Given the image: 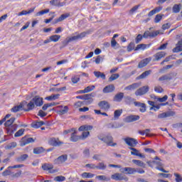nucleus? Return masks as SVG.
I'll use <instances>...</instances> for the list:
<instances>
[{"label": "nucleus", "instance_id": "f257e3e1", "mask_svg": "<svg viewBox=\"0 0 182 182\" xmlns=\"http://www.w3.org/2000/svg\"><path fill=\"white\" fill-rule=\"evenodd\" d=\"M99 140H101V141H103L107 146H110L111 147H114V146H117V143H113V136L111 135H107L105 136H103L102 135L98 136Z\"/></svg>", "mask_w": 182, "mask_h": 182}, {"label": "nucleus", "instance_id": "f03ea898", "mask_svg": "<svg viewBox=\"0 0 182 182\" xmlns=\"http://www.w3.org/2000/svg\"><path fill=\"white\" fill-rule=\"evenodd\" d=\"M21 105L24 112H31V110H33L35 109V104H33V101L32 100L28 103L26 101H23L21 102Z\"/></svg>", "mask_w": 182, "mask_h": 182}, {"label": "nucleus", "instance_id": "7ed1b4c3", "mask_svg": "<svg viewBox=\"0 0 182 182\" xmlns=\"http://www.w3.org/2000/svg\"><path fill=\"white\" fill-rule=\"evenodd\" d=\"M111 178L112 180H115L116 181H122L124 180V181H129V178L127 176L123 175V173H116L111 176Z\"/></svg>", "mask_w": 182, "mask_h": 182}, {"label": "nucleus", "instance_id": "20e7f679", "mask_svg": "<svg viewBox=\"0 0 182 182\" xmlns=\"http://www.w3.org/2000/svg\"><path fill=\"white\" fill-rule=\"evenodd\" d=\"M119 171L120 173H122L124 174L132 175V174H135V173H137V169L132 167H125V168H121L119 169Z\"/></svg>", "mask_w": 182, "mask_h": 182}, {"label": "nucleus", "instance_id": "39448f33", "mask_svg": "<svg viewBox=\"0 0 182 182\" xmlns=\"http://www.w3.org/2000/svg\"><path fill=\"white\" fill-rule=\"evenodd\" d=\"M86 35H89V32L84 31L77 36L68 37V39L70 40V42H73L75 41H79V39H83V38H85Z\"/></svg>", "mask_w": 182, "mask_h": 182}, {"label": "nucleus", "instance_id": "423d86ee", "mask_svg": "<svg viewBox=\"0 0 182 182\" xmlns=\"http://www.w3.org/2000/svg\"><path fill=\"white\" fill-rule=\"evenodd\" d=\"M124 140L127 146H129L132 148L136 147V146H137V144H139V141H137V140L134 138L127 137L125 138Z\"/></svg>", "mask_w": 182, "mask_h": 182}, {"label": "nucleus", "instance_id": "0eeeda50", "mask_svg": "<svg viewBox=\"0 0 182 182\" xmlns=\"http://www.w3.org/2000/svg\"><path fill=\"white\" fill-rule=\"evenodd\" d=\"M149 89L150 87H149V85H145L136 90L135 92V95L136 96H143V95H146V93L149 92Z\"/></svg>", "mask_w": 182, "mask_h": 182}, {"label": "nucleus", "instance_id": "6e6552de", "mask_svg": "<svg viewBox=\"0 0 182 182\" xmlns=\"http://www.w3.org/2000/svg\"><path fill=\"white\" fill-rule=\"evenodd\" d=\"M48 144L50 146H53V147H59V146H62L63 142L59 141V139L56 138H50L48 141Z\"/></svg>", "mask_w": 182, "mask_h": 182}, {"label": "nucleus", "instance_id": "1a4fd4ad", "mask_svg": "<svg viewBox=\"0 0 182 182\" xmlns=\"http://www.w3.org/2000/svg\"><path fill=\"white\" fill-rule=\"evenodd\" d=\"M65 161H68V154H63L58 156L53 161L54 164H63Z\"/></svg>", "mask_w": 182, "mask_h": 182}, {"label": "nucleus", "instance_id": "9d476101", "mask_svg": "<svg viewBox=\"0 0 182 182\" xmlns=\"http://www.w3.org/2000/svg\"><path fill=\"white\" fill-rule=\"evenodd\" d=\"M33 142H35V139H33V138L32 137L28 138L26 136H24L20 141V146L21 147H23V146H26V144H29V143H33Z\"/></svg>", "mask_w": 182, "mask_h": 182}, {"label": "nucleus", "instance_id": "9b49d317", "mask_svg": "<svg viewBox=\"0 0 182 182\" xmlns=\"http://www.w3.org/2000/svg\"><path fill=\"white\" fill-rule=\"evenodd\" d=\"M140 119V116L139 115H129L124 118L125 123H133V122H137Z\"/></svg>", "mask_w": 182, "mask_h": 182}, {"label": "nucleus", "instance_id": "f8f14e48", "mask_svg": "<svg viewBox=\"0 0 182 182\" xmlns=\"http://www.w3.org/2000/svg\"><path fill=\"white\" fill-rule=\"evenodd\" d=\"M134 106L139 108V112L141 113H146V110H147V107L146 106V104L140 102H134Z\"/></svg>", "mask_w": 182, "mask_h": 182}, {"label": "nucleus", "instance_id": "ddd939ff", "mask_svg": "<svg viewBox=\"0 0 182 182\" xmlns=\"http://www.w3.org/2000/svg\"><path fill=\"white\" fill-rule=\"evenodd\" d=\"M173 77H174V73H170L160 77L159 78V81L163 82L164 80H171V79H173Z\"/></svg>", "mask_w": 182, "mask_h": 182}, {"label": "nucleus", "instance_id": "4468645a", "mask_svg": "<svg viewBox=\"0 0 182 182\" xmlns=\"http://www.w3.org/2000/svg\"><path fill=\"white\" fill-rule=\"evenodd\" d=\"M33 103L37 106V107H41L43 105V99L38 96L34 97L33 99Z\"/></svg>", "mask_w": 182, "mask_h": 182}, {"label": "nucleus", "instance_id": "2eb2a0df", "mask_svg": "<svg viewBox=\"0 0 182 182\" xmlns=\"http://www.w3.org/2000/svg\"><path fill=\"white\" fill-rule=\"evenodd\" d=\"M98 106L102 110H109L110 109V104L107 101H101L98 103Z\"/></svg>", "mask_w": 182, "mask_h": 182}, {"label": "nucleus", "instance_id": "dca6fc26", "mask_svg": "<svg viewBox=\"0 0 182 182\" xmlns=\"http://www.w3.org/2000/svg\"><path fill=\"white\" fill-rule=\"evenodd\" d=\"M176 113L174 112H166L158 115V119H166V117H173Z\"/></svg>", "mask_w": 182, "mask_h": 182}, {"label": "nucleus", "instance_id": "f3484780", "mask_svg": "<svg viewBox=\"0 0 182 182\" xmlns=\"http://www.w3.org/2000/svg\"><path fill=\"white\" fill-rule=\"evenodd\" d=\"M150 62H151V58H145L139 63L138 68H139V69H141V68L147 66V65H149Z\"/></svg>", "mask_w": 182, "mask_h": 182}, {"label": "nucleus", "instance_id": "a211bd4d", "mask_svg": "<svg viewBox=\"0 0 182 182\" xmlns=\"http://www.w3.org/2000/svg\"><path fill=\"white\" fill-rule=\"evenodd\" d=\"M165 56H166V52L164 51L158 52L155 55H154V61L156 62V61L161 60Z\"/></svg>", "mask_w": 182, "mask_h": 182}, {"label": "nucleus", "instance_id": "6ab92c4d", "mask_svg": "<svg viewBox=\"0 0 182 182\" xmlns=\"http://www.w3.org/2000/svg\"><path fill=\"white\" fill-rule=\"evenodd\" d=\"M77 132H76V129L71 133L70 138V141L75 143L76 141H79V140H80V136H77Z\"/></svg>", "mask_w": 182, "mask_h": 182}, {"label": "nucleus", "instance_id": "aec40b11", "mask_svg": "<svg viewBox=\"0 0 182 182\" xmlns=\"http://www.w3.org/2000/svg\"><path fill=\"white\" fill-rule=\"evenodd\" d=\"M129 150H132L131 151V154L132 156H137L138 157H141L142 159H144V155H143L142 154H140V152L139 151V150H137L136 148H133V147H129Z\"/></svg>", "mask_w": 182, "mask_h": 182}, {"label": "nucleus", "instance_id": "412c9836", "mask_svg": "<svg viewBox=\"0 0 182 182\" xmlns=\"http://www.w3.org/2000/svg\"><path fill=\"white\" fill-rule=\"evenodd\" d=\"M182 51V39L180 40L176 45V48H173L172 52L173 53H178V52Z\"/></svg>", "mask_w": 182, "mask_h": 182}, {"label": "nucleus", "instance_id": "4be33fe9", "mask_svg": "<svg viewBox=\"0 0 182 182\" xmlns=\"http://www.w3.org/2000/svg\"><path fill=\"white\" fill-rule=\"evenodd\" d=\"M124 98V92H118L114 97V102H120Z\"/></svg>", "mask_w": 182, "mask_h": 182}, {"label": "nucleus", "instance_id": "5701e85b", "mask_svg": "<svg viewBox=\"0 0 182 182\" xmlns=\"http://www.w3.org/2000/svg\"><path fill=\"white\" fill-rule=\"evenodd\" d=\"M114 85H107L102 90L103 93H112L114 92Z\"/></svg>", "mask_w": 182, "mask_h": 182}, {"label": "nucleus", "instance_id": "b1692460", "mask_svg": "<svg viewBox=\"0 0 182 182\" xmlns=\"http://www.w3.org/2000/svg\"><path fill=\"white\" fill-rule=\"evenodd\" d=\"M69 16H70V14H62L58 18H55L54 20L53 23H58L59 22H62V21H65V19H66V18H69Z\"/></svg>", "mask_w": 182, "mask_h": 182}, {"label": "nucleus", "instance_id": "393cba45", "mask_svg": "<svg viewBox=\"0 0 182 182\" xmlns=\"http://www.w3.org/2000/svg\"><path fill=\"white\" fill-rule=\"evenodd\" d=\"M134 98L127 95L124 97V103H126L127 105H128L129 106H130V105H133V103H134Z\"/></svg>", "mask_w": 182, "mask_h": 182}, {"label": "nucleus", "instance_id": "a878e982", "mask_svg": "<svg viewBox=\"0 0 182 182\" xmlns=\"http://www.w3.org/2000/svg\"><path fill=\"white\" fill-rule=\"evenodd\" d=\"M43 125H45V122L43 121L34 122L31 124V127H33V129H39V127H41V126Z\"/></svg>", "mask_w": 182, "mask_h": 182}, {"label": "nucleus", "instance_id": "bb28decb", "mask_svg": "<svg viewBox=\"0 0 182 182\" xmlns=\"http://www.w3.org/2000/svg\"><path fill=\"white\" fill-rule=\"evenodd\" d=\"M147 164H149V167H153V164H156L158 166V167H163V163L161 161L154 160L152 161H148Z\"/></svg>", "mask_w": 182, "mask_h": 182}, {"label": "nucleus", "instance_id": "cd10ccee", "mask_svg": "<svg viewBox=\"0 0 182 182\" xmlns=\"http://www.w3.org/2000/svg\"><path fill=\"white\" fill-rule=\"evenodd\" d=\"M92 129H93V126L85 124V125L81 126V127L78 129V130H79V132H85V130L86 132H87L88 130H92Z\"/></svg>", "mask_w": 182, "mask_h": 182}, {"label": "nucleus", "instance_id": "c85d7f7f", "mask_svg": "<svg viewBox=\"0 0 182 182\" xmlns=\"http://www.w3.org/2000/svg\"><path fill=\"white\" fill-rule=\"evenodd\" d=\"M29 157V155L24 154L16 159V161L18 163H22V161H25Z\"/></svg>", "mask_w": 182, "mask_h": 182}, {"label": "nucleus", "instance_id": "c756f323", "mask_svg": "<svg viewBox=\"0 0 182 182\" xmlns=\"http://www.w3.org/2000/svg\"><path fill=\"white\" fill-rule=\"evenodd\" d=\"M95 178L99 180V181H110V177H107L105 175L97 176Z\"/></svg>", "mask_w": 182, "mask_h": 182}, {"label": "nucleus", "instance_id": "7c9ffc66", "mask_svg": "<svg viewBox=\"0 0 182 182\" xmlns=\"http://www.w3.org/2000/svg\"><path fill=\"white\" fill-rule=\"evenodd\" d=\"M35 7L30 9L28 11L23 10L21 12L18 13V16H22V15H28L34 12Z\"/></svg>", "mask_w": 182, "mask_h": 182}, {"label": "nucleus", "instance_id": "2f4dec72", "mask_svg": "<svg viewBox=\"0 0 182 182\" xmlns=\"http://www.w3.org/2000/svg\"><path fill=\"white\" fill-rule=\"evenodd\" d=\"M151 75V70H146L137 77V79H146L147 76Z\"/></svg>", "mask_w": 182, "mask_h": 182}, {"label": "nucleus", "instance_id": "473e14b6", "mask_svg": "<svg viewBox=\"0 0 182 182\" xmlns=\"http://www.w3.org/2000/svg\"><path fill=\"white\" fill-rule=\"evenodd\" d=\"M94 75L95 77H97V78L101 77V79H102L103 80H106V75H105V73L102 72L95 71Z\"/></svg>", "mask_w": 182, "mask_h": 182}, {"label": "nucleus", "instance_id": "72a5a7b5", "mask_svg": "<svg viewBox=\"0 0 182 182\" xmlns=\"http://www.w3.org/2000/svg\"><path fill=\"white\" fill-rule=\"evenodd\" d=\"M59 96H60L59 94L51 95L48 97H46L45 100H48V102H51V100H56V99H59Z\"/></svg>", "mask_w": 182, "mask_h": 182}, {"label": "nucleus", "instance_id": "f704fd0d", "mask_svg": "<svg viewBox=\"0 0 182 182\" xmlns=\"http://www.w3.org/2000/svg\"><path fill=\"white\" fill-rule=\"evenodd\" d=\"M161 9H163L162 7L155 8L154 9H153L148 14V16H153V15H156V14H158V12H160V11H161Z\"/></svg>", "mask_w": 182, "mask_h": 182}, {"label": "nucleus", "instance_id": "c9c22d12", "mask_svg": "<svg viewBox=\"0 0 182 182\" xmlns=\"http://www.w3.org/2000/svg\"><path fill=\"white\" fill-rule=\"evenodd\" d=\"M95 174L90 172H84L81 174L82 178H93Z\"/></svg>", "mask_w": 182, "mask_h": 182}, {"label": "nucleus", "instance_id": "e433bc0d", "mask_svg": "<svg viewBox=\"0 0 182 182\" xmlns=\"http://www.w3.org/2000/svg\"><path fill=\"white\" fill-rule=\"evenodd\" d=\"M122 113H123V109H117L114 112V120L119 119V117L122 116Z\"/></svg>", "mask_w": 182, "mask_h": 182}, {"label": "nucleus", "instance_id": "4c0bfd02", "mask_svg": "<svg viewBox=\"0 0 182 182\" xmlns=\"http://www.w3.org/2000/svg\"><path fill=\"white\" fill-rule=\"evenodd\" d=\"M139 87V83H134L132 85L125 87L124 90H134Z\"/></svg>", "mask_w": 182, "mask_h": 182}, {"label": "nucleus", "instance_id": "58836bf2", "mask_svg": "<svg viewBox=\"0 0 182 182\" xmlns=\"http://www.w3.org/2000/svg\"><path fill=\"white\" fill-rule=\"evenodd\" d=\"M132 163H134V164H136V166H139V167H146V164L140 160L133 159Z\"/></svg>", "mask_w": 182, "mask_h": 182}, {"label": "nucleus", "instance_id": "ea45409f", "mask_svg": "<svg viewBox=\"0 0 182 182\" xmlns=\"http://www.w3.org/2000/svg\"><path fill=\"white\" fill-rule=\"evenodd\" d=\"M181 7H182L181 4H175L172 9L173 14H178V12H180V11L181 9Z\"/></svg>", "mask_w": 182, "mask_h": 182}, {"label": "nucleus", "instance_id": "a19ab883", "mask_svg": "<svg viewBox=\"0 0 182 182\" xmlns=\"http://www.w3.org/2000/svg\"><path fill=\"white\" fill-rule=\"evenodd\" d=\"M21 109H23L22 102H21L19 105L15 106L11 108V111L13 112V113H16V112H19V110H21Z\"/></svg>", "mask_w": 182, "mask_h": 182}, {"label": "nucleus", "instance_id": "79ce46f5", "mask_svg": "<svg viewBox=\"0 0 182 182\" xmlns=\"http://www.w3.org/2000/svg\"><path fill=\"white\" fill-rule=\"evenodd\" d=\"M43 170L45 171H49V170H52L53 168V165L49 164H45L42 166Z\"/></svg>", "mask_w": 182, "mask_h": 182}, {"label": "nucleus", "instance_id": "37998d69", "mask_svg": "<svg viewBox=\"0 0 182 182\" xmlns=\"http://www.w3.org/2000/svg\"><path fill=\"white\" fill-rule=\"evenodd\" d=\"M107 166L103 162H99L97 165V170H106Z\"/></svg>", "mask_w": 182, "mask_h": 182}, {"label": "nucleus", "instance_id": "c03bdc74", "mask_svg": "<svg viewBox=\"0 0 182 182\" xmlns=\"http://www.w3.org/2000/svg\"><path fill=\"white\" fill-rule=\"evenodd\" d=\"M44 149L43 147L41 146V147H36L33 149V154H41L42 153H43Z\"/></svg>", "mask_w": 182, "mask_h": 182}, {"label": "nucleus", "instance_id": "a18cd8bd", "mask_svg": "<svg viewBox=\"0 0 182 182\" xmlns=\"http://www.w3.org/2000/svg\"><path fill=\"white\" fill-rule=\"evenodd\" d=\"M68 112H69V107L68 106H65L63 109L58 111V114L60 115L66 114Z\"/></svg>", "mask_w": 182, "mask_h": 182}, {"label": "nucleus", "instance_id": "49530a36", "mask_svg": "<svg viewBox=\"0 0 182 182\" xmlns=\"http://www.w3.org/2000/svg\"><path fill=\"white\" fill-rule=\"evenodd\" d=\"M14 122H15V117H11L10 119L7 120L5 122L4 126H6V127H9L12 126V124H14Z\"/></svg>", "mask_w": 182, "mask_h": 182}, {"label": "nucleus", "instance_id": "de8ad7c7", "mask_svg": "<svg viewBox=\"0 0 182 182\" xmlns=\"http://www.w3.org/2000/svg\"><path fill=\"white\" fill-rule=\"evenodd\" d=\"M49 9L40 11L36 14V16H42V15H45V14H49Z\"/></svg>", "mask_w": 182, "mask_h": 182}, {"label": "nucleus", "instance_id": "09e8293b", "mask_svg": "<svg viewBox=\"0 0 182 182\" xmlns=\"http://www.w3.org/2000/svg\"><path fill=\"white\" fill-rule=\"evenodd\" d=\"M51 42H58L60 39V36L59 35H53L50 36Z\"/></svg>", "mask_w": 182, "mask_h": 182}, {"label": "nucleus", "instance_id": "8fccbe9b", "mask_svg": "<svg viewBox=\"0 0 182 182\" xmlns=\"http://www.w3.org/2000/svg\"><path fill=\"white\" fill-rule=\"evenodd\" d=\"M119 77H120V75L118 73L112 74L109 78V82H113V80H116L117 79H119Z\"/></svg>", "mask_w": 182, "mask_h": 182}, {"label": "nucleus", "instance_id": "3c124183", "mask_svg": "<svg viewBox=\"0 0 182 182\" xmlns=\"http://www.w3.org/2000/svg\"><path fill=\"white\" fill-rule=\"evenodd\" d=\"M16 146H17L16 142H11L6 146V150H12V149H15Z\"/></svg>", "mask_w": 182, "mask_h": 182}, {"label": "nucleus", "instance_id": "603ef678", "mask_svg": "<svg viewBox=\"0 0 182 182\" xmlns=\"http://www.w3.org/2000/svg\"><path fill=\"white\" fill-rule=\"evenodd\" d=\"M65 180H66V177L63 176H58L54 178V181L62 182V181H65Z\"/></svg>", "mask_w": 182, "mask_h": 182}, {"label": "nucleus", "instance_id": "864d4df0", "mask_svg": "<svg viewBox=\"0 0 182 182\" xmlns=\"http://www.w3.org/2000/svg\"><path fill=\"white\" fill-rule=\"evenodd\" d=\"M82 96H83V100H85V102H86V100H88L92 97H95V95L93 93L85 94Z\"/></svg>", "mask_w": 182, "mask_h": 182}, {"label": "nucleus", "instance_id": "5fc2aeb1", "mask_svg": "<svg viewBox=\"0 0 182 182\" xmlns=\"http://www.w3.org/2000/svg\"><path fill=\"white\" fill-rule=\"evenodd\" d=\"M163 16H164V15L157 14L155 16L154 23H159V22H160V21H161V19H163Z\"/></svg>", "mask_w": 182, "mask_h": 182}, {"label": "nucleus", "instance_id": "6e6d98bb", "mask_svg": "<svg viewBox=\"0 0 182 182\" xmlns=\"http://www.w3.org/2000/svg\"><path fill=\"white\" fill-rule=\"evenodd\" d=\"M90 134V132H83L82 134V136H80V139L85 140V139H87V137L89 136Z\"/></svg>", "mask_w": 182, "mask_h": 182}, {"label": "nucleus", "instance_id": "4d7b16f0", "mask_svg": "<svg viewBox=\"0 0 182 182\" xmlns=\"http://www.w3.org/2000/svg\"><path fill=\"white\" fill-rule=\"evenodd\" d=\"M25 132V129H19L15 134H14V137H21V136H22V134H23Z\"/></svg>", "mask_w": 182, "mask_h": 182}, {"label": "nucleus", "instance_id": "13d9d810", "mask_svg": "<svg viewBox=\"0 0 182 182\" xmlns=\"http://www.w3.org/2000/svg\"><path fill=\"white\" fill-rule=\"evenodd\" d=\"M154 91L156 93H163L164 92V90L163 89V87H161V86H155Z\"/></svg>", "mask_w": 182, "mask_h": 182}, {"label": "nucleus", "instance_id": "bf43d9fd", "mask_svg": "<svg viewBox=\"0 0 182 182\" xmlns=\"http://www.w3.org/2000/svg\"><path fill=\"white\" fill-rule=\"evenodd\" d=\"M12 174V171H11V168H7L3 173L2 176L4 177H6V176H11Z\"/></svg>", "mask_w": 182, "mask_h": 182}, {"label": "nucleus", "instance_id": "052dcab7", "mask_svg": "<svg viewBox=\"0 0 182 182\" xmlns=\"http://www.w3.org/2000/svg\"><path fill=\"white\" fill-rule=\"evenodd\" d=\"M147 45L146 44H139L137 45V46L135 48L134 50H139V49H142V50H144L146 49Z\"/></svg>", "mask_w": 182, "mask_h": 182}, {"label": "nucleus", "instance_id": "680f3d73", "mask_svg": "<svg viewBox=\"0 0 182 182\" xmlns=\"http://www.w3.org/2000/svg\"><path fill=\"white\" fill-rule=\"evenodd\" d=\"M79 80H80V77H79V75H74L71 78V81L74 84L77 83V82H79Z\"/></svg>", "mask_w": 182, "mask_h": 182}, {"label": "nucleus", "instance_id": "e2e57ef3", "mask_svg": "<svg viewBox=\"0 0 182 182\" xmlns=\"http://www.w3.org/2000/svg\"><path fill=\"white\" fill-rule=\"evenodd\" d=\"M95 85H90L84 89L85 93H89V92H92V90H95Z\"/></svg>", "mask_w": 182, "mask_h": 182}, {"label": "nucleus", "instance_id": "0e129e2a", "mask_svg": "<svg viewBox=\"0 0 182 182\" xmlns=\"http://www.w3.org/2000/svg\"><path fill=\"white\" fill-rule=\"evenodd\" d=\"M12 133H14V132H16V130L18 129V124H14L13 125H11L9 129Z\"/></svg>", "mask_w": 182, "mask_h": 182}, {"label": "nucleus", "instance_id": "69168bd1", "mask_svg": "<svg viewBox=\"0 0 182 182\" xmlns=\"http://www.w3.org/2000/svg\"><path fill=\"white\" fill-rule=\"evenodd\" d=\"M143 39V36L141 34H139L136 38H135V43H140Z\"/></svg>", "mask_w": 182, "mask_h": 182}, {"label": "nucleus", "instance_id": "338daca9", "mask_svg": "<svg viewBox=\"0 0 182 182\" xmlns=\"http://www.w3.org/2000/svg\"><path fill=\"white\" fill-rule=\"evenodd\" d=\"M159 34H160V31H159L150 32V38H156V36H157V35H159Z\"/></svg>", "mask_w": 182, "mask_h": 182}, {"label": "nucleus", "instance_id": "774afa93", "mask_svg": "<svg viewBox=\"0 0 182 182\" xmlns=\"http://www.w3.org/2000/svg\"><path fill=\"white\" fill-rule=\"evenodd\" d=\"M174 176L176 177L175 180H176V182H181L182 181L181 176H180V174L175 173Z\"/></svg>", "mask_w": 182, "mask_h": 182}]
</instances>
